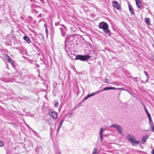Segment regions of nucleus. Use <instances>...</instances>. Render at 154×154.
<instances>
[{
	"instance_id": "nucleus-13",
	"label": "nucleus",
	"mask_w": 154,
	"mask_h": 154,
	"mask_svg": "<svg viewBox=\"0 0 154 154\" xmlns=\"http://www.w3.org/2000/svg\"><path fill=\"white\" fill-rule=\"evenodd\" d=\"M128 7L129 8V10L130 11L131 13L132 14H134V11L133 8L132 7V6L129 4H128Z\"/></svg>"
},
{
	"instance_id": "nucleus-36",
	"label": "nucleus",
	"mask_w": 154,
	"mask_h": 154,
	"mask_svg": "<svg viewBox=\"0 0 154 154\" xmlns=\"http://www.w3.org/2000/svg\"><path fill=\"white\" fill-rule=\"evenodd\" d=\"M103 135H100V138L101 139V142L103 140Z\"/></svg>"
},
{
	"instance_id": "nucleus-8",
	"label": "nucleus",
	"mask_w": 154,
	"mask_h": 154,
	"mask_svg": "<svg viewBox=\"0 0 154 154\" xmlns=\"http://www.w3.org/2000/svg\"><path fill=\"white\" fill-rule=\"evenodd\" d=\"M63 26V28H60V29L61 31V34L63 36H65L66 35V33L67 31V29L66 27L64 25H62Z\"/></svg>"
},
{
	"instance_id": "nucleus-46",
	"label": "nucleus",
	"mask_w": 154,
	"mask_h": 154,
	"mask_svg": "<svg viewBox=\"0 0 154 154\" xmlns=\"http://www.w3.org/2000/svg\"><path fill=\"white\" fill-rule=\"evenodd\" d=\"M8 42H6V45H8Z\"/></svg>"
},
{
	"instance_id": "nucleus-31",
	"label": "nucleus",
	"mask_w": 154,
	"mask_h": 154,
	"mask_svg": "<svg viewBox=\"0 0 154 154\" xmlns=\"http://www.w3.org/2000/svg\"><path fill=\"white\" fill-rule=\"evenodd\" d=\"M4 145V143L3 142L0 141V146H2Z\"/></svg>"
},
{
	"instance_id": "nucleus-10",
	"label": "nucleus",
	"mask_w": 154,
	"mask_h": 154,
	"mask_svg": "<svg viewBox=\"0 0 154 154\" xmlns=\"http://www.w3.org/2000/svg\"><path fill=\"white\" fill-rule=\"evenodd\" d=\"M148 137V136L147 135H145L143 136L142 138L141 143L142 144H144Z\"/></svg>"
},
{
	"instance_id": "nucleus-40",
	"label": "nucleus",
	"mask_w": 154,
	"mask_h": 154,
	"mask_svg": "<svg viewBox=\"0 0 154 154\" xmlns=\"http://www.w3.org/2000/svg\"><path fill=\"white\" fill-rule=\"evenodd\" d=\"M152 152L153 154H154V149H152Z\"/></svg>"
},
{
	"instance_id": "nucleus-48",
	"label": "nucleus",
	"mask_w": 154,
	"mask_h": 154,
	"mask_svg": "<svg viewBox=\"0 0 154 154\" xmlns=\"http://www.w3.org/2000/svg\"><path fill=\"white\" fill-rule=\"evenodd\" d=\"M41 60L42 61V59H41Z\"/></svg>"
},
{
	"instance_id": "nucleus-15",
	"label": "nucleus",
	"mask_w": 154,
	"mask_h": 154,
	"mask_svg": "<svg viewBox=\"0 0 154 154\" xmlns=\"http://www.w3.org/2000/svg\"><path fill=\"white\" fill-rule=\"evenodd\" d=\"M36 7V6L35 5H32V13H36V14H37L38 13V11H36L35 9V8Z\"/></svg>"
},
{
	"instance_id": "nucleus-49",
	"label": "nucleus",
	"mask_w": 154,
	"mask_h": 154,
	"mask_svg": "<svg viewBox=\"0 0 154 154\" xmlns=\"http://www.w3.org/2000/svg\"><path fill=\"white\" fill-rule=\"evenodd\" d=\"M37 147H36V149H37Z\"/></svg>"
},
{
	"instance_id": "nucleus-35",
	"label": "nucleus",
	"mask_w": 154,
	"mask_h": 154,
	"mask_svg": "<svg viewBox=\"0 0 154 154\" xmlns=\"http://www.w3.org/2000/svg\"><path fill=\"white\" fill-rule=\"evenodd\" d=\"M152 125L153 127H152V128L151 129V131H152L154 132V126L153 125V124Z\"/></svg>"
},
{
	"instance_id": "nucleus-18",
	"label": "nucleus",
	"mask_w": 154,
	"mask_h": 154,
	"mask_svg": "<svg viewBox=\"0 0 154 154\" xmlns=\"http://www.w3.org/2000/svg\"><path fill=\"white\" fill-rule=\"evenodd\" d=\"M117 130L120 134L122 133V129L120 126L117 128Z\"/></svg>"
},
{
	"instance_id": "nucleus-41",
	"label": "nucleus",
	"mask_w": 154,
	"mask_h": 154,
	"mask_svg": "<svg viewBox=\"0 0 154 154\" xmlns=\"http://www.w3.org/2000/svg\"><path fill=\"white\" fill-rule=\"evenodd\" d=\"M42 14H40L38 16V17H41V16Z\"/></svg>"
},
{
	"instance_id": "nucleus-22",
	"label": "nucleus",
	"mask_w": 154,
	"mask_h": 154,
	"mask_svg": "<svg viewBox=\"0 0 154 154\" xmlns=\"http://www.w3.org/2000/svg\"><path fill=\"white\" fill-rule=\"evenodd\" d=\"M119 125L117 124H114L112 125L111 126V127H113L115 128H117L119 126Z\"/></svg>"
},
{
	"instance_id": "nucleus-44",
	"label": "nucleus",
	"mask_w": 154,
	"mask_h": 154,
	"mask_svg": "<svg viewBox=\"0 0 154 154\" xmlns=\"http://www.w3.org/2000/svg\"><path fill=\"white\" fill-rule=\"evenodd\" d=\"M44 63L45 65H46V64L45 63V62H44Z\"/></svg>"
},
{
	"instance_id": "nucleus-33",
	"label": "nucleus",
	"mask_w": 154,
	"mask_h": 154,
	"mask_svg": "<svg viewBox=\"0 0 154 154\" xmlns=\"http://www.w3.org/2000/svg\"><path fill=\"white\" fill-rule=\"evenodd\" d=\"M116 90L121 89V90H125V89H124L123 88H116Z\"/></svg>"
},
{
	"instance_id": "nucleus-29",
	"label": "nucleus",
	"mask_w": 154,
	"mask_h": 154,
	"mask_svg": "<svg viewBox=\"0 0 154 154\" xmlns=\"http://www.w3.org/2000/svg\"><path fill=\"white\" fill-rule=\"evenodd\" d=\"M45 32L46 35L47 37L48 36V29L47 27H46V28L45 29Z\"/></svg>"
},
{
	"instance_id": "nucleus-14",
	"label": "nucleus",
	"mask_w": 154,
	"mask_h": 154,
	"mask_svg": "<svg viewBox=\"0 0 154 154\" xmlns=\"http://www.w3.org/2000/svg\"><path fill=\"white\" fill-rule=\"evenodd\" d=\"M23 39L25 40L27 43L30 44L31 42V40L29 37L26 36H24L23 37Z\"/></svg>"
},
{
	"instance_id": "nucleus-32",
	"label": "nucleus",
	"mask_w": 154,
	"mask_h": 154,
	"mask_svg": "<svg viewBox=\"0 0 154 154\" xmlns=\"http://www.w3.org/2000/svg\"><path fill=\"white\" fill-rule=\"evenodd\" d=\"M105 82L106 83H108L109 82V80L108 79H105Z\"/></svg>"
},
{
	"instance_id": "nucleus-12",
	"label": "nucleus",
	"mask_w": 154,
	"mask_h": 154,
	"mask_svg": "<svg viewBox=\"0 0 154 154\" xmlns=\"http://www.w3.org/2000/svg\"><path fill=\"white\" fill-rule=\"evenodd\" d=\"M136 3L137 8H140L141 7V2L140 0H135Z\"/></svg>"
},
{
	"instance_id": "nucleus-17",
	"label": "nucleus",
	"mask_w": 154,
	"mask_h": 154,
	"mask_svg": "<svg viewBox=\"0 0 154 154\" xmlns=\"http://www.w3.org/2000/svg\"><path fill=\"white\" fill-rule=\"evenodd\" d=\"M143 107H144V110H145V112L146 113V114H147L148 117L150 116V114H149V113L148 110L146 109V106L145 105H143Z\"/></svg>"
},
{
	"instance_id": "nucleus-25",
	"label": "nucleus",
	"mask_w": 154,
	"mask_h": 154,
	"mask_svg": "<svg viewBox=\"0 0 154 154\" xmlns=\"http://www.w3.org/2000/svg\"><path fill=\"white\" fill-rule=\"evenodd\" d=\"M9 62L10 63H11V64L12 66H13L14 67V66H15L14 63V62L12 61V60H11V61H9Z\"/></svg>"
},
{
	"instance_id": "nucleus-42",
	"label": "nucleus",
	"mask_w": 154,
	"mask_h": 154,
	"mask_svg": "<svg viewBox=\"0 0 154 154\" xmlns=\"http://www.w3.org/2000/svg\"><path fill=\"white\" fill-rule=\"evenodd\" d=\"M44 26L46 28V27H47V24L46 23H45L44 24Z\"/></svg>"
},
{
	"instance_id": "nucleus-45",
	"label": "nucleus",
	"mask_w": 154,
	"mask_h": 154,
	"mask_svg": "<svg viewBox=\"0 0 154 154\" xmlns=\"http://www.w3.org/2000/svg\"><path fill=\"white\" fill-rule=\"evenodd\" d=\"M37 67H39V65L38 64L37 65Z\"/></svg>"
},
{
	"instance_id": "nucleus-26",
	"label": "nucleus",
	"mask_w": 154,
	"mask_h": 154,
	"mask_svg": "<svg viewBox=\"0 0 154 154\" xmlns=\"http://www.w3.org/2000/svg\"><path fill=\"white\" fill-rule=\"evenodd\" d=\"M6 58L7 60H8V61H11V59L10 57L7 55L6 56Z\"/></svg>"
},
{
	"instance_id": "nucleus-2",
	"label": "nucleus",
	"mask_w": 154,
	"mask_h": 154,
	"mask_svg": "<svg viewBox=\"0 0 154 154\" xmlns=\"http://www.w3.org/2000/svg\"><path fill=\"white\" fill-rule=\"evenodd\" d=\"M74 35H67L66 38L65 43L70 44L71 45L74 44L73 41L74 39Z\"/></svg>"
},
{
	"instance_id": "nucleus-30",
	"label": "nucleus",
	"mask_w": 154,
	"mask_h": 154,
	"mask_svg": "<svg viewBox=\"0 0 154 154\" xmlns=\"http://www.w3.org/2000/svg\"><path fill=\"white\" fill-rule=\"evenodd\" d=\"M133 79L136 80H135V81L136 82H137L138 81H139V79L138 77H134L133 78Z\"/></svg>"
},
{
	"instance_id": "nucleus-43",
	"label": "nucleus",
	"mask_w": 154,
	"mask_h": 154,
	"mask_svg": "<svg viewBox=\"0 0 154 154\" xmlns=\"http://www.w3.org/2000/svg\"><path fill=\"white\" fill-rule=\"evenodd\" d=\"M26 126L28 127V128H30V127H29V126L27 124H26Z\"/></svg>"
},
{
	"instance_id": "nucleus-21",
	"label": "nucleus",
	"mask_w": 154,
	"mask_h": 154,
	"mask_svg": "<svg viewBox=\"0 0 154 154\" xmlns=\"http://www.w3.org/2000/svg\"><path fill=\"white\" fill-rule=\"evenodd\" d=\"M148 119H149V121L150 122H151L149 123V124L150 125V126L151 127H152L151 124H152L153 125V123L152 122V119L151 117V116H148Z\"/></svg>"
},
{
	"instance_id": "nucleus-23",
	"label": "nucleus",
	"mask_w": 154,
	"mask_h": 154,
	"mask_svg": "<svg viewBox=\"0 0 154 154\" xmlns=\"http://www.w3.org/2000/svg\"><path fill=\"white\" fill-rule=\"evenodd\" d=\"M104 130V129H103L102 128H101L100 131V135H103V131Z\"/></svg>"
},
{
	"instance_id": "nucleus-11",
	"label": "nucleus",
	"mask_w": 154,
	"mask_h": 154,
	"mask_svg": "<svg viewBox=\"0 0 154 154\" xmlns=\"http://www.w3.org/2000/svg\"><path fill=\"white\" fill-rule=\"evenodd\" d=\"M116 89V88L115 87H105L103 89H102L101 90H100V91L101 92H102L103 91H106V90H109L110 89H113V90H115Z\"/></svg>"
},
{
	"instance_id": "nucleus-1",
	"label": "nucleus",
	"mask_w": 154,
	"mask_h": 154,
	"mask_svg": "<svg viewBox=\"0 0 154 154\" xmlns=\"http://www.w3.org/2000/svg\"><path fill=\"white\" fill-rule=\"evenodd\" d=\"M127 139L129 142L133 146H135V144H137L140 143V141H136L135 137L134 136H131L130 135H128L127 137Z\"/></svg>"
},
{
	"instance_id": "nucleus-3",
	"label": "nucleus",
	"mask_w": 154,
	"mask_h": 154,
	"mask_svg": "<svg viewBox=\"0 0 154 154\" xmlns=\"http://www.w3.org/2000/svg\"><path fill=\"white\" fill-rule=\"evenodd\" d=\"M91 57V56L88 55H78L76 56L75 60H79L82 61H85Z\"/></svg>"
},
{
	"instance_id": "nucleus-5",
	"label": "nucleus",
	"mask_w": 154,
	"mask_h": 154,
	"mask_svg": "<svg viewBox=\"0 0 154 154\" xmlns=\"http://www.w3.org/2000/svg\"><path fill=\"white\" fill-rule=\"evenodd\" d=\"M73 45L65 43V50L67 52L71 51L72 50Z\"/></svg>"
},
{
	"instance_id": "nucleus-20",
	"label": "nucleus",
	"mask_w": 154,
	"mask_h": 154,
	"mask_svg": "<svg viewBox=\"0 0 154 154\" xmlns=\"http://www.w3.org/2000/svg\"><path fill=\"white\" fill-rule=\"evenodd\" d=\"M146 22L148 25H150V19L149 18H146L145 19Z\"/></svg>"
},
{
	"instance_id": "nucleus-4",
	"label": "nucleus",
	"mask_w": 154,
	"mask_h": 154,
	"mask_svg": "<svg viewBox=\"0 0 154 154\" xmlns=\"http://www.w3.org/2000/svg\"><path fill=\"white\" fill-rule=\"evenodd\" d=\"M48 113L50 116L54 119H56L57 118L58 116L57 113L53 110H49Z\"/></svg>"
},
{
	"instance_id": "nucleus-28",
	"label": "nucleus",
	"mask_w": 154,
	"mask_h": 154,
	"mask_svg": "<svg viewBox=\"0 0 154 154\" xmlns=\"http://www.w3.org/2000/svg\"><path fill=\"white\" fill-rule=\"evenodd\" d=\"M54 106L55 107H57L58 106V103L56 102L54 104Z\"/></svg>"
},
{
	"instance_id": "nucleus-38",
	"label": "nucleus",
	"mask_w": 154,
	"mask_h": 154,
	"mask_svg": "<svg viewBox=\"0 0 154 154\" xmlns=\"http://www.w3.org/2000/svg\"><path fill=\"white\" fill-rule=\"evenodd\" d=\"M58 24H59V23L58 22H57V23H55V25L56 26H58Z\"/></svg>"
},
{
	"instance_id": "nucleus-9",
	"label": "nucleus",
	"mask_w": 154,
	"mask_h": 154,
	"mask_svg": "<svg viewBox=\"0 0 154 154\" xmlns=\"http://www.w3.org/2000/svg\"><path fill=\"white\" fill-rule=\"evenodd\" d=\"M113 7L117 10H119L121 7L120 5H119L116 1H112Z\"/></svg>"
},
{
	"instance_id": "nucleus-24",
	"label": "nucleus",
	"mask_w": 154,
	"mask_h": 154,
	"mask_svg": "<svg viewBox=\"0 0 154 154\" xmlns=\"http://www.w3.org/2000/svg\"><path fill=\"white\" fill-rule=\"evenodd\" d=\"M144 73H145V75L146 76L147 78V79H150V77L149 76V75L147 73V72L146 71H144Z\"/></svg>"
},
{
	"instance_id": "nucleus-39",
	"label": "nucleus",
	"mask_w": 154,
	"mask_h": 154,
	"mask_svg": "<svg viewBox=\"0 0 154 154\" xmlns=\"http://www.w3.org/2000/svg\"><path fill=\"white\" fill-rule=\"evenodd\" d=\"M125 91H127L130 94V91L128 90L125 89Z\"/></svg>"
},
{
	"instance_id": "nucleus-34",
	"label": "nucleus",
	"mask_w": 154,
	"mask_h": 154,
	"mask_svg": "<svg viewBox=\"0 0 154 154\" xmlns=\"http://www.w3.org/2000/svg\"><path fill=\"white\" fill-rule=\"evenodd\" d=\"M61 127H60L59 126V127H58V128H57V133H58L59 132V131L60 130V128Z\"/></svg>"
},
{
	"instance_id": "nucleus-6",
	"label": "nucleus",
	"mask_w": 154,
	"mask_h": 154,
	"mask_svg": "<svg viewBox=\"0 0 154 154\" xmlns=\"http://www.w3.org/2000/svg\"><path fill=\"white\" fill-rule=\"evenodd\" d=\"M100 92V91H97L96 92L90 94H88L82 100V101L81 103L83 102L84 101L86 100L88 98L90 97H91L94 96L95 95L97 94L98 93Z\"/></svg>"
},
{
	"instance_id": "nucleus-27",
	"label": "nucleus",
	"mask_w": 154,
	"mask_h": 154,
	"mask_svg": "<svg viewBox=\"0 0 154 154\" xmlns=\"http://www.w3.org/2000/svg\"><path fill=\"white\" fill-rule=\"evenodd\" d=\"M64 121V119H63L60 121V123L59 124V126H60V127H61L62 126V124Z\"/></svg>"
},
{
	"instance_id": "nucleus-47",
	"label": "nucleus",
	"mask_w": 154,
	"mask_h": 154,
	"mask_svg": "<svg viewBox=\"0 0 154 154\" xmlns=\"http://www.w3.org/2000/svg\"><path fill=\"white\" fill-rule=\"evenodd\" d=\"M58 154H60V152H59V153H58Z\"/></svg>"
},
{
	"instance_id": "nucleus-37",
	"label": "nucleus",
	"mask_w": 154,
	"mask_h": 154,
	"mask_svg": "<svg viewBox=\"0 0 154 154\" xmlns=\"http://www.w3.org/2000/svg\"><path fill=\"white\" fill-rule=\"evenodd\" d=\"M149 79H147V78L146 79V82H149Z\"/></svg>"
},
{
	"instance_id": "nucleus-16",
	"label": "nucleus",
	"mask_w": 154,
	"mask_h": 154,
	"mask_svg": "<svg viewBox=\"0 0 154 154\" xmlns=\"http://www.w3.org/2000/svg\"><path fill=\"white\" fill-rule=\"evenodd\" d=\"M108 27H107L106 28L103 30V31L106 34H109V35H110V30L108 29Z\"/></svg>"
},
{
	"instance_id": "nucleus-7",
	"label": "nucleus",
	"mask_w": 154,
	"mask_h": 154,
	"mask_svg": "<svg viewBox=\"0 0 154 154\" xmlns=\"http://www.w3.org/2000/svg\"><path fill=\"white\" fill-rule=\"evenodd\" d=\"M108 26V24L104 22L100 23L98 25V27L102 29L103 30L106 29L107 27Z\"/></svg>"
},
{
	"instance_id": "nucleus-19",
	"label": "nucleus",
	"mask_w": 154,
	"mask_h": 154,
	"mask_svg": "<svg viewBox=\"0 0 154 154\" xmlns=\"http://www.w3.org/2000/svg\"><path fill=\"white\" fill-rule=\"evenodd\" d=\"M98 150L97 148H94L92 154H98Z\"/></svg>"
},
{
	"instance_id": "nucleus-50",
	"label": "nucleus",
	"mask_w": 154,
	"mask_h": 154,
	"mask_svg": "<svg viewBox=\"0 0 154 154\" xmlns=\"http://www.w3.org/2000/svg\"><path fill=\"white\" fill-rule=\"evenodd\" d=\"M42 2V0H40Z\"/></svg>"
}]
</instances>
